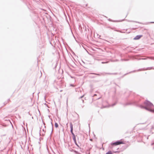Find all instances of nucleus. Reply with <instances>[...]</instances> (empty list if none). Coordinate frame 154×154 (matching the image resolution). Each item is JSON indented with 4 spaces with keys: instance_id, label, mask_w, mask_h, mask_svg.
Returning <instances> with one entry per match:
<instances>
[{
    "instance_id": "obj_8",
    "label": "nucleus",
    "mask_w": 154,
    "mask_h": 154,
    "mask_svg": "<svg viewBox=\"0 0 154 154\" xmlns=\"http://www.w3.org/2000/svg\"><path fill=\"white\" fill-rule=\"evenodd\" d=\"M90 140H91V141H92V139H90Z\"/></svg>"
},
{
    "instance_id": "obj_6",
    "label": "nucleus",
    "mask_w": 154,
    "mask_h": 154,
    "mask_svg": "<svg viewBox=\"0 0 154 154\" xmlns=\"http://www.w3.org/2000/svg\"><path fill=\"white\" fill-rule=\"evenodd\" d=\"M55 126L56 128H57L58 127V124L57 123H56L55 124Z\"/></svg>"
},
{
    "instance_id": "obj_4",
    "label": "nucleus",
    "mask_w": 154,
    "mask_h": 154,
    "mask_svg": "<svg viewBox=\"0 0 154 154\" xmlns=\"http://www.w3.org/2000/svg\"><path fill=\"white\" fill-rule=\"evenodd\" d=\"M142 35H137L134 38L135 40H138L140 39Z\"/></svg>"
},
{
    "instance_id": "obj_7",
    "label": "nucleus",
    "mask_w": 154,
    "mask_h": 154,
    "mask_svg": "<svg viewBox=\"0 0 154 154\" xmlns=\"http://www.w3.org/2000/svg\"><path fill=\"white\" fill-rule=\"evenodd\" d=\"M73 139H74V140H75V142L76 141V139H75V137H74Z\"/></svg>"
},
{
    "instance_id": "obj_5",
    "label": "nucleus",
    "mask_w": 154,
    "mask_h": 154,
    "mask_svg": "<svg viewBox=\"0 0 154 154\" xmlns=\"http://www.w3.org/2000/svg\"><path fill=\"white\" fill-rule=\"evenodd\" d=\"M112 152L111 151H108L106 154H114V152Z\"/></svg>"
},
{
    "instance_id": "obj_1",
    "label": "nucleus",
    "mask_w": 154,
    "mask_h": 154,
    "mask_svg": "<svg viewBox=\"0 0 154 154\" xmlns=\"http://www.w3.org/2000/svg\"><path fill=\"white\" fill-rule=\"evenodd\" d=\"M144 104L146 106L144 107L145 109L154 112V109H153L154 106L152 103L148 101H146Z\"/></svg>"
},
{
    "instance_id": "obj_3",
    "label": "nucleus",
    "mask_w": 154,
    "mask_h": 154,
    "mask_svg": "<svg viewBox=\"0 0 154 154\" xmlns=\"http://www.w3.org/2000/svg\"><path fill=\"white\" fill-rule=\"evenodd\" d=\"M70 127L71 128V132L73 135L75 136V135L73 132V125L72 123H70Z\"/></svg>"
},
{
    "instance_id": "obj_2",
    "label": "nucleus",
    "mask_w": 154,
    "mask_h": 154,
    "mask_svg": "<svg viewBox=\"0 0 154 154\" xmlns=\"http://www.w3.org/2000/svg\"><path fill=\"white\" fill-rule=\"evenodd\" d=\"M124 144V142L123 141H122L121 140L119 141H117L115 142L112 143H111V145L113 146H116L117 145H120L121 144Z\"/></svg>"
}]
</instances>
